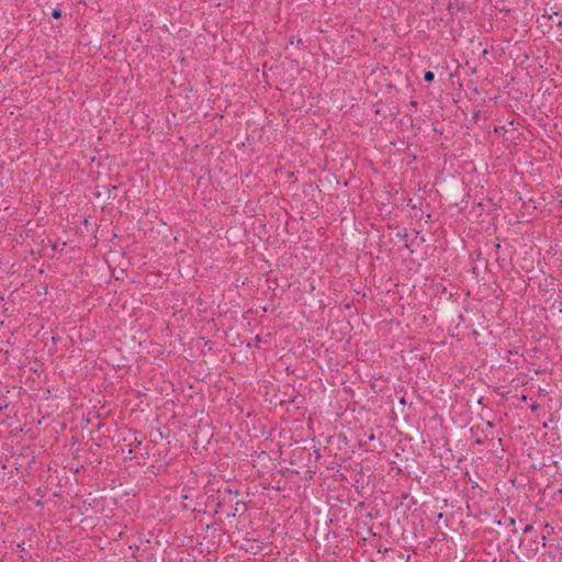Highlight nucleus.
Returning a JSON list of instances; mask_svg holds the SVG:
<instances>
[{
    "instance_id": "obj_1",
    "label": "nucleus",
    "mask_w": 562,
    "mask_h": 562,
    "mask_svg": "<svg viewBox=\"0 0 562 562\" xmlns=\"http://www.w3.org/2000/svg\"><path fill=\"white\" fill-rule=\"evenodd\" d=\"M143 467H146L145 470V479L151 480L153 476H157L160 473L165 472L167 469L166 462L161 460H156L155 462L147 465V462L143 461Z\"/></svg>"
},
{
    "instance_id": "obj_2",
    "label": "nucleus",
    "mask_w": 562,
    "mask_h": 562,
    "mask_svg": "<svg viewBox=\"0 0 562 562\" xmlns=\"http://www.w3.org/2000/svg\"><path fill=\"white\" fill-rule=\"evenodd\" d=\"M143 562H157V554L153 552V547L143 548Z\"/></svg>"
},
{
    "instance_id": "obj_3",
    "label": "nucleus",
    "mask_w": 562,
    "mask_h": 562,
    "mask_svg": "<svg viewBox=\"0 0 562 562\" xmlns=\"http://www.w3.org/2000/svg\"><path fill=\"white\" fill-rule=\"evenodd\" d=\"M424 80L426 82H432L435 80V74L430 70L424 72Z\"/></svg>"
},
{
    "instance_id": "obj_4",
    "label": "nucleus",
    "mask_w": 562,
    "mask_h": 562,
    "mask_svg": "<svg viewBox=\"0 0 562 562\" xmlns=\"http://www.w3.org/2000/svg\"><path fill=\"white\" fill-rule=\"evenodd\" d=\"M61 15H63V12H61V10H60V9H57V8L53 9V11H52V16H53L54 19H56V20H57V19H60V18H61Z\"/></svg>"
},
{
    "instance_id": "obj_5",
    "label": "nucleus",
    "mask_w": 562,
    "mask_h": 562,
    "mask_svg": "<svg viewBox=\"0 0 562 562\" xmlns=\"http://www.w3.org/2000/svg\"><path fill=\"white\" fill-rule=\"evenodd\" d=\"M127 454L128 456H126L125 458H130L131 460L137 459L136 451L133 450L132 448L128 449Z\"/></svg>"
},
{
    "instance_id": "obj_6",
    "label": "nucleus",
    "mask_w": 562,
    "mask_h": 562,
    "mask_svg": "<svg viewBox=\"0 0 562 562\" xmlns=\"http://www.w3.org/2000/svg\"><path fill=\"white\" fill-rule=\"evenodd\" d=\"M559 15H560L559 12H553L551 14H543L542 18L547 19V20H552V19H554V16H559Z\"/></svg>"
},
{
    "instance_id": "obj_7",
    "label": "nucleus",
    "mask_w": 562,
    "mask_h": 562,
    "mask_svg": "<svg viewBox=\"0 0 562 562\" xmlns=\"http://www.w3.org/2000/svg\"><path fill=\"white\" fill-rule=\"evenodd\" d=\"M540 408V405L537 403V402H533L531 405H530V409L531 412H538Z\"/></svg>"
},
{
    "instance_id": "obj_8",
    "label": "nucleus",
    "mask_w": 562,
    "mask_h": 562,
    "mask_svg": "<svg viewBox=\"0 0 562 562\" xmlns=\"http://www.w3.org/2000/svg\"><path fill=\"white\" fill-rule=\"evenodd\" d=\"M532 529H533V525L528 524V525H526V526L524 527L522 532H524V533H528V532H530Z\"/></svg>"
},
{
    "instance_id": "obj_9",
    "label": "nucleus",
    "mask_w": 562,
    "mask_h": 562,
    "mask_svg": "<svg viewBox=\"0 0 562 562\" xmlns=\"http://www.w3.org/2000/svg\"><path fill=\"white\" fill-rule=\"evenodd\" d=\"M484 443H485L484 439H482V438H476V439H475V445H477V446H482V445H484Z\"/></svg>"
},
{
    "instance_id": "obj_10",
    "label": "nucleus",
    "mask_w": 562,
    "mask_h": 562,
    "mask_svg": "<svg viewBox=\"0 0 562 562\" xmlns=\"http://www.w3.org/2000/svg\"><path fill=\"white\" fill-rule=\"evenodd\" d=\"M18 549L21 550V551H25L24 549V542H21L18 544Z\"/></svg>"
},
{
    "instance_id": "obj_11",
    "label": "nucleus",
    "mask_w": 562,
    "mask_h": 562,
    "mask_svg": "<svg viewBox=\"0 0 562 562\" xmlns=\"http://www.w3.org/2000/svg\"><path fill=\"white\" fill-rule=\"evenodd\" d=\"M528 400H529V397H528L527 395H525V394H522V395L520 396V401H521V402H527Z\"/></svg>"
},
{
    "instance_id": "obj_12",
    "label": "nucleus",
    "mask_w": 562,
    "mask_h": 562,
    "mask_svg": "<svg viewBox=\"0 0 562 562\" xmlns=\"http://www.w3.org/2000/svg\"><path fill=\"white\" fill-rule=\"evenodd\" d=\"M486 427H487V428H494V423H492V422H487V423H486Z\"/></svg>"
},
{
    "instance_id": "obj_13",
    "label": "nucleus",
    "mask_w": 562,
    "mask_h": 562,
    "mask_svg": "<svg viewBox=\"0 0 562 562\" xmlns=\"http://www.w3.org/2000/svg\"><path fill=\"white\" fill-rule=\"evenodd\" d=\"M531 548H533V550H538V547H537V542L533 541V544H531Z\"/></svg>"
},
{
    "instance_id": "obj_14",
    "label": "nucleus",
    "mask_w": 562,
    "mask_h": 562,
    "mask_svg": "<svg viewBox=\"0 0 562 562\" xmlns=\"http://www.w3.org/2000/svg\"><path fill=\"white\" fill-rule=\"evenodd\" d=\"M531 548H533V550H538V547H537V542L533 541V544H531Z\"/></svg>"
},
{
    "instance_id": "obj_15",
    "label": "nucleus",
    "mask_w": 562,
    "mask_h": 562,
    "mask_svg": "<svg viewBox=\"0 0 562 562\" xmlns=\"http://www.w3.org/2000/svg\"><path fill=\"white\" fill-rule=\"evenodd\" d=\"M509 524H510L512 526H514V525H515V519H514V518H509Z\"/></svg>"
},
{
    "instance_id": "obj_16",
    "label": "nucleus",
    "mask_w": 562,
    "mask_h": 562,
    "mask_svg": "<svg viewBox=\"0 0 562 562\" xmlns=\"http://www.w3.org/2000/svg\"><path fill=\"white\" fill-rule=\"evenodd\" d=\"M559 27H562V20H560L557 24Z\"/></svg>"
}]
</instances>
